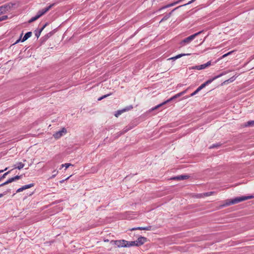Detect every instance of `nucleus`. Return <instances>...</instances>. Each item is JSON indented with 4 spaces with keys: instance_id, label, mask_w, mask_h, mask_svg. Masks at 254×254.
Masks as SVG:
<instances>
[{
    "instance_id": "4be33fe9",
    "label": "nucleus",
    "mask_w": 254,
    "mask_h": 254,
    "mask_svg": "<svg viewBox=\"0 0 254 254\" xmlns=\"http://www.w3.org/2000/svg\"><path fill=\"white\" fill-rule=\"evenodd\" d=\"M41 15H42L41 14V13H40L39 15L36 16V17H35L32 18L31 20H30L29 22L30 23V22H33V21H34V20H36L37 19H38Z\"/></svg>"
},
{
    "instance_id": "bb28decb",
    "label": "nucleus",
    "mask_w": 254,
    "mask_h": 254,
    "mask_svg": "<svg viewBox=\"0 0 254 254\" xmlns=\"http://www.w3.org/2000/svg\"><path fill=\"white\" fill-rule=\"evenodd\" d=\"M51 6H52V5H50L44 11H43L41 13V14L42 15L44 14L46 12H47L51 7Z\"/></svg>"
},
{
    "instance_id": "4468645a",
    "label": "nucleus",
    "mask_w": 254,
    "mask_h": 254,
    "mask_svg": "<svg viewBox=\"0 0 254 254\" xmlns=\"http://www.w3.org/2000/svg\"><path fill=\"white\" fill-rule=\"evenodd\" d=\"M31 36V32H29L28 33H27L23 37L22 40V42H24L28 38H29L30 36Z\"/></svg>"
},
{
    "instance_id": "9b49d317",
    "label": "nucleus",
    "mask_w": 254,
    "mask_h": 254,
    "mask_svg": "<svg viewBox=\"0 0 254 254\" xmlns=\"http://www.w3.org/2000/svg\"><path fill=\"white\" fill-rule=\"evenodd\" d=\"M209 64H200L199 65H195L194 66H192L191 68V69H196L197 70H201L207 67Z\"/></svg>"
},
{
    "instance_id": "f257e3e1",
    "label": "nucleus",
    "mask_w": 254,
    "mask_h": 254,
    "mask_svg": "<svg viewBox=\"0 0 254 254\" xmlns=\"http://www.w3.org/2000/svg\"><path fill=\"white\" fill-rule=\"evenodd\" d=\"M254 196L253 195L249 196H239L235 197L234 198L231 199H227L225 201L224 203L221 205V207H225L227 206H229L232 204L238 203L240 202L253 198Z\"/></svg>"
},
{
    "instance_id": "2eb2a0df",
    "label": "nucleus",
    "mask_w": 254,
    "mask_h": 254,
    "mask_svg": "<svg viewBox=\"0 0 254 254\" xmlns=\"http://www.w3.org/2000/svg\"><path fill=\"white\" fill-rule=\"evenodd\" d=\"M235 79H236V77L235 76H233L232 77H231L230 78H229V79L225 80L223 82V84H226V83H228L232 82Z\"/></svg>"
},
{
    "instance_id": "0eeeda50",
    "label": "nucleus",
    "mask_w": 254,
    "mask_h": 254,
    "mask_svg": "<svg viewBox=\"0 0 254 254\" xmlns=\"http://www.w3.org/2000/svg\"><path fill=\"white\" fill-rule=\"evenodd\" d=\"M152 227L151 226H148L147 227H135L133 228L130 229L131 231H134L136 230H146V231H150L151 230Z\"/></svg>"
},
{
    "instance_id": "dca6fc26",
    "label": "nucleus",
    "mask_w": 254,
    "mask_h": 254,
    "mask_svg": "<svg viewBox=\"0 0 254 254\" xmlns=\"http://www.w3.org/2000/svg\"><path fill=\"white\" fill-rule=\"evenodd\" d=\"M197 35V34H194V35H191V36H190V37H188L187 38H186V39H184V40L183 41V42L184 43L188 42V41H189L190 40L192 39L194 37V36H195V35Z\"/></svg>"
},
{
    "instance_id": "20e7f679",
    "label": "nucleus",
    "mask_w": 254,
    "mask_h": 254,
    "mask_svg": "<svg viewBox=\"0 0 254 254\" xmlns=\"http://www.w3.org/2000/svg\"><path fill=\"white\" fill-rule=\"evenodd\" d=\"M67 132L66 129L65 128L63 127L61 130L57 131L53 134V136L55 139H59L61 138L62 136L65 135Z\"/></svg>"
},
{
    "instance_id": "6ab92c4d",
    "label": "nucleus",
    "mask_w": 254,
    "mask_h": 254,
    "mask_svg": "<svg viewBox=\"0 0 254 254\" xmlns=\"http://www.w3.org/2000/svg\"><path fill=\"white\" fill-rule=\"evenodd\" d=\"M213 193H214V192L213 191H210V192H206V193H204L203 194H200V195H203V196H210L211 195H212Z\"/></svg>"
},
{
    "instance_id": "412c9836",
    "label": "nucleus",
    "mask_w": 254,
    "mask_h": 254,
    "mask_svg": "<svg viewBox=\"0 0 254 254\" xmlns=\"http://www.w3.org/2000/svg\"><path fill=\"white\" fill-rule=\"evenodd\" d=\"M130 129H131V127H127V128H124L122 132H119L118 136L127 132L128 130H129Z\"/></svg>"
},
{
    "instance_id": "393cba45",
    "label": "nucleus",
    "mask_w": 254,
    "mask_h": 254,
    "mask_svg": "<svg viewBox=\"0 0 254 254\" xmlns=\"http://www.w3.org/2000/svg\"><path fill=\"white\" fill-rule=\"evenodd\" d=\"M9 172L10 171L7 172L5 173L1 177H0V181H1V180H2V179L6 177V176L9 174Z\"/></svg>"
},
{
    "instance_id": "cd10ccee",
    "label": "nucleus",
    "mask_w": 254,
    "mask_h": 254,
    "mask_svg": "<svg viewBox=\"0 0 254 254\" xmlns=\"http://www.w3.org/2000/svg\"><path fill=\"white\" fill-rule=\"evenodd\" d=\"M110 95V94H107V95H105L101 97H100L99 99H98V100H102L103 99L109 96Z\"/></svg>"
},
{
    "instance_id": "a211bd4d",
    "label": "nucleus",
    "mask_w": 254,
    "mask_h": 254,
    "mask_svg": "<svg viewBox=\"0 0 254 254\" xmlns=\"http://www.w3.org/2000/svg\"><path fill=\"white\" fill-rule=\"evenodd\" d=\"M12 183V181L11 180V179L10 178L7 181H6L5 182L0 184V187L4 186H5V185H7V184H8L9 183Z\"/></svg>"
},
{
    "instance_id": "7ed1b4c3",
    "label": "nucleus",
    "mask_w": 254,
    "mask_h": 254,
    "mask_svg": "<svg viewBox=\"0 0 254 254\" xmlns=\"http://www.w3.org/2000/svg\"><path fill=\"white\" fill-rule=\"evenodd\" d=\"M225 72H222V73L214 76L212 78H211L208 80H207L206 82L202 84L200 86H199L197 88L199 90V91L202 89L203 88H204L206 85L209 84L211 83L213 80H215L216 79L222 76V75L225 74Z\"/></svg>"
},
{
    "instance_id": "c756f323",
    "label": "nucleus",
    "mask_w": 254,
    "mask_h": 254,
    "mask_svg": "<svg viewBox=\"0 0 254 254\" xmlns=\"http://www.w3.org/2000/svg\"><path fill=\"white\" fill-rule=\"evenodd\" d=\"M47 24H45L43 27L40 29V31H39V34L40 35V34L41 33V32L43 31V30L45 28V27L47 26Z\"/></svg>"
},
{
    "instance_id": "c9c22d12",
    "label": "nucleus",
    "mask_w": 254,
    "mask_h": 254,
    "mask_svg": "<svg viewBox=\"0 0 254 254\" xmlns=\"http://www.w3.org/2000/svg\"><path fill=\"white\" fill-rule=\"evenodd\" d=\"M20 40V39H18L14 44H16L17 43H18Z\"/></svg>"
},
{
    "instance_id": "ddd939ff",
    "label": "nucleus",
    "mask_w": 254,
    "mask_h": 254,
    "mask_svg": "<svg viewBox=\"0 0 254 254\" xmlns=\"http://www.w3.org/2000/svg\"><path fill=\"white\" fill-rule=\"evenodd\" d=\"M127 244H126V247H132V246H136V242H135V241H130V242H128V241H127Z\"/></svg>"
},
{
    "instance_id": "aec40b11",
    "label": "nucleus",
    "mask_w": 254,
    "mask_h": 254,
    "mask_svg": "<svg viewBox=\"0 0 254 254\" xmlns=\"http://www.w3.org/2000/svg\"><path fill=\"white\" fill-rule=\"evenodd\" d=\"M21 176H16L13 178H11L10 179H11L12 182L19 180L21 178Z\"/></svg>"
},
{
    "instance_id": "473e14b6",
    "label": "nucleus",
    "mask_w": 254,
    "mask_h": 254,
    "mask_svg": "<svg viewBox=\"0 0 254 254\" xmlns=\"http://www.w3.org/2000/svg\"><path fill=\"white\" fill-rule=\"evenodd\" d=\"M217 146H218L217 145H213L212 146L210 147V148H214V147H216Z\"/></svg>"
},
{
    "instance_id": "9d476101",
    "label": "nucleus",
    "mask_w": 254,
    "mask_h": 254,
    "mask_svg": "<svg viewBox=\"0 0 254 254\" xmlns=\"http://www.w3.org/2000/svg\"><path fill=\"white\" fill-rule=\"evenodd\" d=\"M189 178V176L188 175H180L175 177L172 178L171 180H184Z\"/></svg>"
},
{
    "instance_id": "72a5a7b5",
    "label": "nucleus",
    "mask_w": 254,
    "mask_h": 254,
    "mask_svg": "<svg viewBox=\"0 0 254 254\" xmlns=\"http://www.w3.org/2000/svg\"><path fill=\"white\" fill-rule=\"evenodd\" d=\"M7 168H5V169H4V170H0V173H2V172H3V171H4L6 170H7Z\"/></svg>"
},
{
    "instance_id": "c85d7f7f",
    "label": "nucleus",
    "mask_w": 254,
    "mask_h": 254,
    "mask_svg": "<svg viewBox=\"0 0 254 254\" xmlns=\"http://www.w3.org/2000/svg\"><path fill=\"white\" fill-rule=\"evenodd\" d=\"M53 173H54V175L52 177H50V179L55 178L56 177V176L57 175V174H58V172L56 171V170H54L53 171Z\"/></svg>"
},
{
    "instance_id": "1a4fd4ad",
    "label": "nucleus",
    "mask_w": 254,
    "mask_h": 254,
    "mask_svg": "<svg viewBox=\"0 0 254 254\" xmlns=\"http://www.w3.org/2000/svg\"><path fill=\"white\" fill-rule=\"evenodd\" d=\"M146 241V238L143 237H140L135 241L136 242V246H140L143 244Z\"/></svg>"
},
{
    "instance_id": "e433bc0d",
    "label": "nucleus",
    "mask_w": 254,
    "mask_h": 254,
    "mask_svg": "<svg viewBox=\"0 0 254 254\" xmlns=\"http://www.w3.org/2000/svg\"><path fill=\"white\" fill-rule=\"evenodd\" d=\"M3 196V194L2 193H0V198L2 197Z\"/></svg>"
},
{
    "instance_id": "f8f14e48",
    "label": "nucleus",
    "mask_w": 254,
    "mask_h": 254,
    "mask_svg": "<svg viewBox=\"0 0 254 254\" xmlns=\"http://www.w3.org/2000/svg\"><path fill=\"white\" fill-rule=\"evenodd\" d=\"M24 167V164L22 162H19L14 165V168H17L19 170L22 169Z\"/></svg>"
},
{
    "instance_id": "f704fd0d",
    "label": "nucleus",
    "mask_w": 254,
    "mask_h": 254,
    "mask_svg": "<svg viewBox=\"0 0 254 254\" xmlns=\"http://www.w3.org/2000/svg\"><path fill=\"white\" fill-rule=\"evenodd\" d=\"M2 8H0V15L2 13Z\"/></svg>"
},
{
    "instance_id": "a878e982",
    "label": "nucleus",
    "mask_w": 254,
    "mask_h": 254,
    "mask_svg": "<svg viewBox=\"0 0 254 254\" xmlns=\"http://www.w3.org/2000/svg\"><path fill=\"white\" fill-rule=\"evenodd\" d=\"M199 91V90L198 89V88H197L195 91H194L193 93H192L190 94V96H193L196 95Z\"/></svg>"
},
{
    "instance_id": "4c0bfd02",
    "label": "nucleus",
    "mask_w": 254,
    "mask_h": 254,
    "mask_svg": "<svg viewBox=\"0 0 254 254\" xmlns=\"http://www.w3.org/2000/svg\"><path fill=\"white\" fill-rule=\"evenodd\" d=\"M69 177H67V178H66V179H65V180H68V179H69Z\"/></svg>"
},
{
    "instance_id": "f3484780",
    "label": "nucleus",
    "mask_w": 254,
    "mask_h": 254,
    "mask_svg": "<svg viewBox=\"0 0 254 254\" xmlns=\"http://www.w3.org/2000/svg\"><path fill=\"white\" fill-rule=\"evenodd\" d=\"M246 127H254V121H250L246 123Z\"/></svg>"
},
{
    "instance_id": "58836bf2",
    "label": "nucleus",
    "mask_w": 254,
    "mask_h": 254,
    "mask_svg": "<svg viewBox=\"0 0 254 254\" xmlns=\"http://www.w3.org/2000/svg\"><path fill=\"white\" fill-rule=\"evenodd\" d=\"M64 182V180H63L62 181H61V183H63Z\"/></svg>"
},
{
    "instance_id": "39448f33",
    "label": "nucleus",
    "mask_w": 254,
    "mask_h": 254,
    "mask_svg": "<svg viewBox=\"0 0 254 254\" xmlns=\"http://www.w3.org/2000/svg\"><path fill=\"white\" fill-rule=\"evenodd\" d=\"M115 244L118 247H126V244H127V241L122 240H118L115 242Z\"/></svg>"
},
{
    "instance_id": "b1692460",
    "label": "nucleus",
    "mask_w": 254,
    "mask_h": 254,
    "mask_svg": "<svg viewBox=\"0 0 254 254\" xmlns=\"http://www.w3.org/2000/svg\"><path fill=\"white\" fill-rule=\"evenodd\" d=\"M184 55H182V54H180V55H179L176 57H173V58H170L168 59V60H173V59H178L179 58H180L182 56H183Z\"/></svg>"
},
{
    "instance_id": "423d86ee",
    "label": "nucleus",
    "mask_w": 254,
    "mask_h": 254,
    "mask_svg": "<svg viewBox=\"0 0 254 254\" xmlns=\"http://www.w3.org/2000/svg\"><path fill=\"white\" fill-rule=\"evenodd\" d=\"M132 106H130L129 107H127V108H126L125 109H123L122 110H118L115 114V116L116 117H118L120 115H121L124 112L127 111L129 110L130 109H132Z\"/></svg>"
},
{
    "instance_id": "f03ea898",
    "label": "nucleus",
    "mask_w": 254,
    "mask_h": 254,
    "mask_svg": "<svg viewBox=\"0 0 254 254\" xmlns=\"http://www.w3.org/2000/svg\"><path fill=\"white\" fill-rule=\"evenodd\" d=\"M186 92V91H182L179 93H178L177 94H176L175 95H174V96H173L172 97L170 98V99H169L168 100L165 101V102L162 103L161 104H160L159 105H158L157 106H155L153 109V110H155V109H156L157 108H158L159 107L162 106V105H165L166 104V103L180 97L181 96L183 95V94H184Z\"/></svg>"
},
{
    "instance_id": "2f4dec72",
    "label": "nucleus",
    "mask_w": 254,
    "mask_h": 254,
    "mask_svg": "<svg viewBox=\"0 0 254 254\" xmlns=\"http://www.w3.org/2000/svg\"><path fill=\"white\" fill-rule=\"evenodd\" d=\"M231 52H229L227 54H224L223 56V57H225L226 56H227V55H228L229 54H230Z\"/></svg>"
},
{
    "instance_id": "7c9ffc66",
    "label": "nucleus",
    "mask_w": 254,
    "mask_h": 254,
    "mask_svg": "<svg viewBox=\"0 0 254 254\" xmlns=\"http://www.w3.org/2000/svg\"><path fill=\"white\" fill-rule=\"evenodd\" d=\"M6 18H7V16H4V17H3L2 18H0V21L2 20H3V19H6Z\"/></svg>"
},
{
    "instance_id": "6e6552de",
    "label": "nucleus",
    "mask_w": 254,
    "mask_h": 254,
    "mask_svg": "<svg viewBox=\"0 0 254 254\" xmlns=\"http://www.w3.org/2000/svg\"><path fill=\"white\" fill-rule=\"evenodd\" d=\"M34 186V184H28V185H25V186H23V187L19 188L16 192H21V191H22L23 190H26V189H29L32 187Z\"/></svg>"
},
{
    "instance_id": "5701e85b",
    "label": "nucleus",
    "mask_w": 254,
    "mask_h": 254,
    "mask_svg": "<svg viewBox=\"0 0 254 254\" xmlns=\"http://www.w3.org/2000/svg\"><path fill=\"white\" fill-rule=\"evenodd\" d=\"M72 166V164L70 163H65L62 165V167H65L66 169L68 168L69 166Z\"/></svg>"
}]
</instances>
